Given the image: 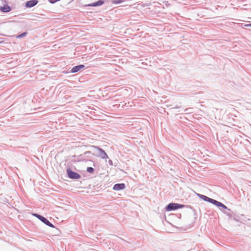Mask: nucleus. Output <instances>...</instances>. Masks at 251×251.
I'll return each instance as SVG.
<instances>
[{"label":"nucleus","instance_id":"obj_1","mask_svg":"<svg viewBox=\"0 0 251 251\" xmlns=\"http://www.w3.org/2000/svg\"><path fill=\"white\" fill-rule=\"evenodd\" d=\"M183 207L184 205L182 204L175 203H171L167 205L165 209L167 211H170L172 210H175L179 208H181Z\"/></svg>","mask_w":251,"mask_h":251},{"label":"nucleus","instance_id":"obj_2","mask_svg":"<svg viewBox=\"0 0 251 251\" xmlns=\"http://www.w3.org/2000/svg\"><path fill=\"white\" fill-rule=\"evenodd\" d=\"M33 215L37 218H38L39 220H40L42 222H43L44 224H45L46 225L51 227H54V226L51 224L47 219H46L45 217L37 214H33Z\"/></svg>","mask_w":251,"mask_h":251},{"label":"nucleus","instance_id":"obj_3","mask_svg":"<svg viewBox=\"0 0 251 251\" xmlns=\"http://www.w3.org/2000/svg\"><path fill=\"white\" fill-rule=\"evenodd\" d=\"M67 173L68 176L73 179H79L80 177V176L73 171H72L70 169H68L67 170Z\"/></svg>","mask_w":251,"mask_h":251},{"label":"nucleus","instance_id":"obj_4","mask_svg":"<svg viewBox=\"0 0 251 251\" xmlns=\"http://www.w3.org/2000/svg\"><path fill=\"white\" fill-rule=\"evenodd\" d=\"M125 188V185L124 183H118L116 184L113 186V190L116 191H119L123 190Z\"/></svg>","mask_w":251,"mask_h":251},{"label":"nucleus","instance_id":"obj_5","mask_svg":"<svg viewBox=\"0 0 251 251\" xmlns=\"http://www.w3.org/2000/svg\"><path fill=\"white\" fill-rule=\"evenodd\" d=\"M38 3L37 0H30L26 2L25 6L26 7H32Z\"/></svg>","mask_w":251,"mask_h":251},{"label":"nucleus","instance_id":"obj_6","mask_svg":"<svg viewBox=\"0 0 251 251\" xmlns=\"http://www.w3.org/2000/svg\"><path fill=\"white\" fill-rule=\"evenodd\" d=\"M104 3L103 0H99L96 2H94L91 4H86L85 6H98L102 5Z\"/></svg>","mask_w":251,"mask_h":251},{"label":"nucleus","instance_id":"obj_7","mask_svg":"<svg viewBox=\"0 0 251 251\" xmlns=\"http://www.w3.org/2000/svg\"><path fill=\"white\" fill-rule=\"evenodd\" d=\"M99 156L102 159H107L108 158V155L106 152L102 149H99Z\"/></svg>","mask_w":251,"mask_h":251},{"label":"nucleus","instance_id":"obj_8","mask_svg":"<svg viewBox=\"0 0 251 251\" xmlns=\"http://www.w3.org/2000/svg\"><path fill=\"white\" fill-rule=\"evenodd\" d=\"M197 195L200 199H202L204 201H207L210 203H212V202L213 199L209 198L206 196L202 195L201 194H198Z\"/></svg>","mask_w":251,"mask_h":251},{"label":"nucleus","instance_id":"obj_9","mask_svg":"<svg viewBox=\"0 0 251 251\" xmlns=\"http://www.w3.org/2000/svg\"><path fill=\"white\" fill-rule=\"evenodd\" d=\"M84 68V66L83 65H80L78 66H76L75 67H74L72 69L71 72L72 73H76Z\"/></svg>","mask_w":251,"mask_h":251},{"label":"nucleus","instance_id":"obj_10","mask_svg":"<svg viewBox=\"0 0 251 251\" xmlns=\"http://www.w3.org/2000/svg\"><path fill=\"white\" fill-rule=\"evenodd\" d=\"M211 203L216 205L218 207H222L225 209L227 208L226 206L224 204L213 199Z\"/></svg>","mask_w":251,"mask_h":251},{"label":"nucleus","instance_id":"obj_11","mask_svg":"<svg viewBox=\"0 0 251 251\" xmlns=\"http://www.w3.org/2000/svg\"><path fill=\"white\" fill-rule=\"evenodd\" d=\"M0 10L3 12H8L11 10V8L7 5H5L3 6L0 7Z\"/></svg>","mask_w":251,"mask_h":251},{"label":"nucleus","instance_id":"obj_12","mask_svg":"<svg viewBox=\"0 0 251 251\" xmlns=\"http://www.w3.org/2000/svg\"><path fill=\"white\" fill-rule=\"evenodd\" d=\"M124 1V0H113L112 3L113 4H119Z\"/></svg>","mask_w":251,"mask_h":251},{"label":"nucleus","instance_id":"obj_13","mask_svg":"<svg viewBox=\"0 0 251 251\" xmlns=\"http://www.w3.org/2000/svg\"><path fill=\"white\" fill-rule=\"evenodd\" d=\"M94 171V170L92 167H88L87 168V171L89 173H93Z\"/></svg>","mask_w":251,"mask_h":251},{"label":"nucleus","instance_id":"obj_14","mask_svg":"<svg viewBox=\"0 0 251 251\" xmlns=\"http://www.w3.org/2000/svg\"><path fill=\"white\" fill-rule=\"evenodd\" d=\"M26 34H27L26 32H24V33L18 35L17 37V38H22L23 37L25 36L26 35Z\"/></svg>","mask_w":251,"mask_h":251},{"label":"nucleus","instance_id":"obj_15","mask_svg":"<svg viewBox=\"0 0 251 251\" xmlns=\"http://www.w3.org/2000/svg\"><path fill=\"white\" fill-rule=\"evenodd\" d=\"M246 26H251V24L246 25Z\"/></svg>","mask_w":251,"mask_h":251}]
</instances>
